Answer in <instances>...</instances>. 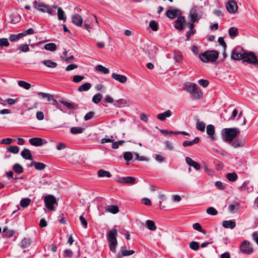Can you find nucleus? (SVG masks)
<instances>
[{"mask_svg":"<svg viewBox=\"0 0 258 258\" xmlns=\"http://www.w3.org/2000/svg\"><path fill=\"white\" fill-rule=\"evenodd\" d=\"M34 7L38 11L43 13H47L49 15H55V10H57V16H63L64 12L60 7L55 6L48 7L42 3H39L36 1L33 3Z\"/></svg>","mask_w":258,"mask_h":258,"instance_id":"obj_1","label":"nucleus"},{"mask_svg":"<svg viewBox=\"0 0 258 258\" xmlns=\"http://www.w3.org/2000/svg\"><path fill=\"white\" fill-rule=\"evenodd\" d=\"M183 89L191 95V98L193 99L199 100L203 97L202 91L196 84L186 83L184 85Z\"/></svg>","mask_w":258,"mask_h":258,"instance_id":"obj_2","label":"nucleus"},{"mask_svg":"<svg viewBox=\"0 0 258 258\" xmlns=\"http://www.w3.org/2000/svg\"><path fill=\"white\" fill-rule=\"evenodd\" d=\"M117 230L114 228L108 231L107 233V239L109 243L110 250L112 252H116V248L117 246Z\"/></svg>","mask_w":258,"mask_h":258,"instance_id":"obj_3","label":"nucleus"},{"mask_svg":"<svg viewBox=\"0 0 258 258\" xmlns=\"http://www.w3.org/2000/svg\"><path fill=\"white\" fill-rule=\"evenodd\" d=\"M219 52L215 50L206 51L199 55V58L204 62H215L219 57Z\"/></svg>","mask_w":258,"mask_h":258,"instance_id":"obj_4","label":"nucleus"},{"mask_svg":"<svg viewBox=\"0 0 258 258\" xmlns=\"http://www.w3.org/2000/svg\"><path fill=\"white\" fill-rule=\"evenodd\" d=\"M223 136L225 141L231 142L240 133V130L236 127L226 128L223 131Z\"/></svg>","mask_w":258,"mask_h":258,"instance_id":"obj_5","label":"nucleus"},{"mask_svg":"<svg viewBox=\"0 0 258 258\" xmlns=\"http://www.w3.org/2000/svg\"><path fill=\"white\" fill-rule=\"evenodd\" d=\"M242 60L258 68V59L253 52H244Z\"/></svg>","mask_w":258,"mask_h":258,"instance_id":"obj_6","label":"nucleus"},{"mask_svg":"<svg viewBox=\"0 0 258 258\" xmlns=\"http://www.w3.org/2000/svg\"><path fill=\"white\" fill-rule=\"evenodd\" d=\"M45 205L49 210H54L53 205H57V201L55 198L52 195H48L44 198Z\"/></svg>","mask_w":258,"mask_h":258,"instance_id":"obj_7","label":"nucleus"},{"mask_svg":"<svg viewBox=\"0 0 258 258\" xmlns=\"http://www.w3.org/2000/svg\"><path fill=\"white\" fill-rule=\"evenodd\" d=\"M116 181L120 183L134 184L136 183V179L132 176L117 177Z\"/></svg>","mask_w":258,"mask_h":258,"instance_id":"obj_8","label":"nucleus"},{"mask_svg":"<svg viewBox=\"0 0 258 258\" xmlns=\"http://www.w3.org/2000/svg\"><path fill=\"white\" fill-rule=\"evenodd\" d=\"M186 23L184 17H178V19L174 22L175 28L179 30H182L185 27Z\"/></svg>","mask_w":258,"mask_h":258,"instance_id":"obj_9","label":"nucleus"},{"mask_svg":"<svg viewBox=\"0 0 258 258\" xmlns=\"http://www.w3.org/2000/svg\"><path fill=\"white\" fill-rule=\"evenodd\" d=\"M244 52H245V51L243 50L239 51L238 48L233 49L231 53V59L233 60L242 59L244 55Z\"/></svg>","mask_w":258,"mask_h":258,"instance_id":"obj_10","label":"nucleus"},{"mask_svg":"<svg viewBox=\"0 0 258 258\" xmlns=\"http://www.w3.org/2000/svg\"><path fill=\"white\" fill-rule=\"evenodd\" d=\"M240 249L244 253L249 254L253 251L251 244L246 241H244L241 245Z\"/></svg>","mask_w":258,"mask_h":258,"instance_id":"obj_11","label":"nucleus"},{"mask_svg":"<svg viewBox=\"0 0 258 258\" xmlns=\"http://www.w3.org/2000/svg\"><path fill=\"white\" fill-rule=\"evenodd\" d=\"M226 9L230 14H234L238 9L237 4L234 0H230L227 3Z\"/></svg>","mask_w":258,"mask_h":258,"instance_id":"obj_12","label":"nucleus"},{"mask_svg":"<svg viewBox=\"0 0 258 258\" xmlns=\"http://www.w3.org/2000/svg\"><path fill=\"white\" fill-rule=\"evenodd\" d=\"M112 78L115 81L124 84L127 82V79L125 75L118 74L113 73L111 74Z\"/></svg>","mask_w":258,"mask_h":258,"instance_id":"obj_13","label":"nucleus"},{"mask_svg":"<svg viewBox=\"0 0 258 258\" xmlns=\"http://www.w3.org/2000/svg\"><path fill=\"white\" fill-rule=\"evenodd\" d=\"M182 14V12L176 8H170L166 12V16H181Z\"/></svg>","mask_w":258,"mask_h":258,"instance_id":"obj_14","label":"nucleus"},{"mask_svg":"<svg viewBox=\"0 0 258 258\" xmlns=\"http://www.w3.org/2000/svg\"><path fill=\"white\" fill-rule=\"evenodd\" d=\"M157 49L154 46H148L145 52L148 55L150 58H154L155 54L157 53Z\"/></svg>","mask_w":258,"mask_h":258,"instance_id":"obj_15","label":"nucleus"},{"mask_svg":"<svg viewBox=\"0 0 258 258\" xmlns=\"http://www.w3.org/2000/svg\"><path fill=\"white\" fill-rule=\"evenodd\" d=\"M185 162L187 164H188L189 166H192L196 170H199L200 169V165L190 157H186Z\"/></svg>","mask_w":258,"mask_h":258,"instance_id":"obj_16","label":"nucleus"},{"mask_svg":"<svg viewBox=\"0 0 258 258\" xmlns=\"http://www.w3.org/2000/svg\"><path fill=\"white\" fill-rule=\"evenodd\" d=\"M207 133L210 137L211 140L214 141L216 139L214 136L215 127L212 124H209L207 126Z\"/></svg>","mask_w":258,"mask_h":258,"instance_id":"obj_17","label":"nucleus"},{"mask_svg":"<svg viewBox=\"0 0 258 258\" xmlns=\"http://www.w3.org/2000/svg\"><path fill=\"white\" fill-rule=\"evenodd\" d=\"M172 114L171 110H168L163 113H159L157 115V117L158 119L164 121L166 118L170 117Z\"/></svg>","mask_w":258,"mask_h":258,"instance_id":"obj_18","label":"nucleus"},{"mask_svg":"<svg viewBox=\"0 0 258 258\" xmlns=\"http://www.w3.org/2000/svg\"><path fill=\"white\" fill-rule=\"evenodd\" d=\"M29 143L33 146H39L43 144V140L40 138H33L29 140Z\"/></svg>","mask_w":258,"mask_h":258,"instance_id":"obj_19","label":"nucleus"},{"mask_svg":"<svg viewBox=\"0 0 258 258\" xmlns=\"http://www.w3.org/2000/svg\"><path fill=\"white\" fill-rule=\"evenodd\" d=\"M22 157L26 160H32V156L30 151L27 148H24L21 152Z\"/></svg>","mask_w":258,"mask_h":258,"instance_id":"obj_20","label":"nucleus"},{"mask_svg":"<svg viewBox=\"0 0 258 258\" xmlns=\"http://www.w3.org/2000/svg\"><path fill=\"white\" fill-rule=\"evenodd\" d=\"M135 253L133 250H126L124 247H122L120 249V253H118V257H120L122 256H128Z\"/></svg>","mask_w":258,"mask_h":258,"instance_id":"obj_21","label":"nucleus"},{"mask_svg":"<svg viewBox=\"0 0 258 258\" xmlns=\"http://www.w3.org/2000/svg\"><path fill=\"white\" fill-rule=\"evenodd\" d=\"M222 226L225 228L233 229L236 226V223L232 220H226L222 222Z\"/></svg>","mask_w":258,"mask_h":258,"instance_id":"obj_22","label":"nucleus"},{"mask_svg":"<svg viewBox=\"0 0 258 258\" xmlns=\"http://www.w3.org/2000/svg\"><path fill=\"white\" fill-rule=\"evenodd\" d=\"M105 211L107 212L115 214L119 212V208L116 205H110L105 208Z\"/></svg>","mask_w":258,"mask_h":258,"instance_id":"obj_23","label":"nucleus"},{"mask_svg":"<svg viewBox=\"0 0 258 258\" xmlns=\"http://www.w3.org/2000/svg\"><path fill=\"white\" fill-rule=\"evenodd\" d=\"M42 63L45 67L49 68H55L57 66L56 62L49 59L43 60Z\"/></svg>","mask_w":258,"mask_h":258,"instance_id":"obj_24","label":"nucleus"},{"mask_svg":"<svg viewBox=\"0 0 258 258\" xmlns=\"http://www.w3.org/2000/svg\"><path fill=\"white\" fill-rule=\"evenodd\" d=\"M30 165L34 166L35 169L37 170H43L46 167V165L44 163L35 161L31 162Z\"/></svg>","mask_w":258,"mask_h":258,"instance_id":"obj_25","label":"nucleus"},{"mask_svg":"<svg viewBox=\"0 0 258 258\" xmlns=\"http://www.w3.org/2000/svg\"><path fill=\"white\" fill-rule=\"evenodd\" d=\"M31 244V240L29 238H23L20 243V246L24 249L29 247Z\"/></svg>","mask_w":258,"mask_h":258,"instance_id":"obj_26","label":"nucleus"},{"mask_svg":"<svg viewBox=\"0 0 258 258\" xmlns=\"http://www.w3.org/2000/svg\"><path fill=\"white\" fill-rule=\"evenodd\" d=\"M127 103L125 100L123 99H120L117 100H115L114 102V106L116 107H122L127 105Z\"/></svg>","mask_w":258,"mask_h":258,"instance_id":"obj_27","label":"nucleus"},{"mask_svg":"<svg viewBox=\"0 0 258 258\" xmlns=\"http://www.w3.org/2000/svg\"><path fill=\"white\" fill-rule=\"evenodd\" d=\"M200 139L198 137L195 138L192 141H185L183 143V146L184 147H186L187 146H191L194 144H197L199 142Z\"/></svg>","mask_w":258,"mask_h":258,"instance_id":"obj_28","label":"nucleus"},{"mask_svg":"<svg viewBox=\"0 0 258 258\" xmlns=\"http://www.w3.org/2000/svg\"><path fill=\"white\" fill-rule=\"evenodd\" d=\"M98 176L99 177H107L110 178L111 176V173L108 171L103 169L99 170L98 171Z\"/></svg>","mask_w":258,"mask_h":258,"instance_id":"obj_29","label":"nucleus"},{"mask_svg":"<svg viewBox=\"0 0 258 258\" xmlns=\"http://www.w3.org/2000/svg\"><path fill=\"white\" fill-rule=\"evenodd\" d=\"M201 14V9L199 7L195 6L190 11L189 16H198Z\"/></svg>","mask_w":258,"mask_h":258,"instance_id":"obj_30","label":"nucleus"},{"mask_svg":"<svg viewBox=\"0 0 258 258\" xmlns=\"http://www.w3.org/2000/svg\"><path fill=\"white\" fill-rule=\"evenodd\" d=\"M206 124L203 121H201L199 119H197L196 128L201 132H204L205 130Z\"/></svg>","mask_w":258,"mask_h":258,"instance_id":"obj_31","label":"nucleus"},{"mask_svg":"<svg viewBox=\"0 0 258 258\" xmlns=\"http://www.w3.org/2000/svg\"><path fill=\"white\" fill-rule=\"evenodd\" d=\"M226 176L227 179L231 182L235 181L238 178V175L236 172L228 173Z\"/></svg>","mask_w":258,"mask_h":258,"instance_id":"obj_32","label":"nucleus"},{"mask_svg":"<svg viewBox=\"0 0 258 258\" xmlns=\"http://www.w3.org/2000/svg\"><path fill=\"white\" fill-rule=\"evenodd\" d=\"M91 87V84L90 83H86L82 85H81L78 88V91L80 92L83 91H87L89 90Z\"/></svg>","mask_w":258,"mask_h":258,"instance_id":"obj_33","label":"nucleus"},{"mask_svg":"<svg viewBox=\"0 0 258 258\" xmlns=\"http://www.w3.org/2000/svg\"><path fill=\"white\" fill-rule=\"evenodd\" d=\"M146 226L148 229L151 231H155L156 229V226H155V223L153 221L148 220L146 222Z\"/></svg>","mask_w":258,"mask_h":258,"instance_id":"obj_34","label":"nucleus"},{"mask_svg":"<svg viewBox=\"0 0 258 258\" xmlns=\"http://www.w3.org/2000/svg\"><path fill=\"white\" fill-rule=\"evenodd\" d=\"M45 50L54 51L57 49L56 45L54 43H49L45 44L44 46Z\"/></svg>","mask_w":258,"mask_h":258,"instance_id":"obj_35","label":"nucleus"},{"mask_svg":"<svg viewBox=\"0 0 258 258\" xmlns=\"http://www.w3.org/2000/svg\"><path fill=\"white\" fill-rule=\"evenodd\" d=\"M18 84L20 87L23 88L26 90L30 89L31 87V85L30 83L24 81H18Z\"/></svg>","mask_w":258,"mask_h":258,"instance_id":"obj_36","label":"nucleus"},{"mask_svg":"<svg viewBox=\"0 0 258 258\" xmlns=\"http://www.w3.org/2000/svg\"><path fill=\"white\" fill-rule=\"evenodd\" d=\"M96 70L99 72H101L104 74H107L109 72L108 69L104 67V66L99 64L96 66Z\"/></svg>","mask_w":258,"mask_h":258,"instance_id":"obj_37","label":"nucleus"},{"mask_svg":"<svg viewBox=\"0 0 258 258\" xmlns=\"http://www.w3.org/2000/svg\"><path fill=\"white\" fill-rule=\"evenodd\" d=\"M31 203V200L29 198H24L20 201V205L22 207L26 208L28 207Z\"/></svg>","mask_w":258,"mask_h":258,"instance_id":"obj_38","label":"nucleus"},{"mask_svg":"<svg viewBox=\"0 0 258 258\" xmlns=\"http://www.w3.org/2000/svg\"><path fill=\"white\" fill-rule=\"evenodd\" d=\"M59 101L69 109H73L75 108V105L74 104L68 102L64 99H61Z\"/></svg>","mask_w":258,"mask_h":258,"instance_id":"obj_39","label":"nucleus"},{"mask_svg":"<svg viewBox=\"0 0 258 258\" xmlns=\"http://www.w3.org/2000/svg\"><path fill=\"white\" fill-rule=\"evenodd\" d=\"M84 128L80 127H73L71 129V132L73 134H81L83 132Z\"/></svg>","mask_w":258,"mask_h":258,"instance_id":"obj_40","label":"nucleus"},{"mask_svg":"<svg viewBox=\"0 0 258 258\" xmlns=\"http://www.w3.org/2000/svg\"><path fill=\"white\" fill-rule=\"evenodd\" d=\"M13 169L16 173L18 174H21L23 172V168L22 166L18 163H16L14 164L13 166Z\"/></svg>","mask_w":258,"mask_h":258,"instance_id":"obj_41","label":"nucleus"},{"mask_svg":"<svg viewBox=\"0 0 258 258\" xmlns=\"http://www.w3.org/2000/svg\"><path fill=\"white\" fill-rule=\"evenodd\" d=\"M229 34L231 37H236L238 35V29L235 27H231L229 29Z\"/></svg>","mask_w":258,"mask_h":258,"instance_id":"obj_42","label":"nucleus"},{"mask_svg":"<svg viewBox=\"0 0 258 258\" xmlns=\"http://www.w3.org/2000/svg\"><path fill=\"white\" fill-rule=\"evenodd\" d=\"M149 26L154 31H157L158 30V23L155 21H151L149 23Z\"/></svg>","mask_w":258,"mask_h":258,"instance_id":"obj_43","label":"nucleus"},{"mask_svg":"<svg viewBox=\"0 0 258 258\" xmlns=\"http://www.w3.org/2000/svg\"><path fill=\"white\" fill-rule=\"evenodd\" d=\"M102 98V95L100 93H98L93 97L92 101L95 104H98L101 101Z\"/></svg>","mask_w":258,"mask_h":258,"instance_id":"obj_44","label":"nucleus"},{"mask_svg":"<svg viewBox=\"0 0 258 258\" xmlns=\"http://www.w3.org/2000/svg\"><path fill=\"white\" fill-rule=\"evenodd\" d=\"M72 22L75 25L80 26L82 24L83 20L82 17H73Z\"/></svg>","mask_w":258,"mask_h":258,"instance_id":"obj_45","label":"nucleus"},{"mask_svg":"<svg viewBox=\"0 0 258 258\" xmlns=\"http://www.w3.org/2000/svg\"><path fill=\"white\" fill-rule=\"evenodd\" d=\"M207 213L209 215L215 216L218 214V211L213 207H209L207 209Z\"/></svg>","mask_w":258,"mask_h":258,"instance_id":"obj_46","label":"nucleus"},{"mask_svg":"<svg viewBox=\"0 0 258 258\" xmlns=\"http://www.w3.org/2000/svg\"><path fill=\"white\" fill-rule=\"evenodd\" d=\"M3 232L4 233V235L8 237H11L14 234V232L13 230H7V228L5 227L3 229Z\"/></svg>","mask_w":258,"mask_h":258,"instance_id":"obj_47","label":"nucleus"},{"mask_svg":"<svg viewBox=\"0 0 258 258\" xmlns=\"http://www.w3.org/2000/svg\"><path fill=\"white\" fill-rule=\"evenodd\" d=\"M189 247L194 250H197L199 249L200 247L199 243L196 241H191L189 243Z\"/></svg>","mask_w":258,"mask_h":258,"instance_id":"obj_48","label":"nucleus"},{"mask_svg":"<svg viewBox=\"0 0 258 258\" xmlns=\"http://www.w3.org/2000/svg\"><path fill=\"white\" fill-rule=\"evenodd\" d=\"M239 207V204L238 203L236 204L235 205H230L228 206V209L231 212H234V211H237L238 210Z\"/></svg>","mask_w":258,"mask_h":258,"instance_id":"obj_49","label":"nucleus"},{"mask_svg":"<svg viewBox=\"0 0 258 258\" xmlns=\"http://www.w3.org/2000/svg\"><path fill=\"white\" fill-rule=\"evenodd\" d=\"M10 43L7 38H1L0 39V47L9 46Z\"/></svg>","mask_w":258,"mask_h":258,"instance_id":"obj_50","label":"nucleus"},{"mask_svg":"<svg viewBox=\"0 0 258 258\" xmlns=\"http://www.w3.org/2000/svg\"><path fill=\"white\" fill-rule=\"evenodd\" d=\"M193 228L196 230H198L204 234H205V231L203 230L201 226V225L198 223H196L193 225Z\"/></svg>","mask_w":258,"mask_h":258,"instance_id":"obj_51","label":"nucleus"},{"mask_svg":"<svg viewBox=\"0 0 258 258\" xmlns=\"http://www.w3.org/2000/svg\"><path fill=\"white\" fill-rule=\"evenodd\" d=\"M7 150L11 153L17 154L19 152V149L17 146H13L7 148Z\"/></svg>","mask_w":258,"mask_h":258,"instance_id":"obj_52","label":"nucleus"},{"mask_svg":"<svg viewBox=\"0 0 258 258\" xmlns=\"http://www.w3.org/2000/svg\"><path fill=\"white\" fill-rule=\"evenodd\" d=\"M244 144V142L241 141L235 140L232 143V146L234 148H238L242 147Z\"/></svg>","mask_w":258,"mask_h":258,"instance_id":"obj_53","label":"nucleus"},{"mask_svg":"<svg viewBox=\"0 0 258 258\" xmlns=\"http://www.w3.org/2000/svg\"><path fill=\"white\" fill-rule=\"evenodd\" d=\"M174 59L176 62L181 63L183 59L182 56L179 53H175L174 54Z\"/></svg>","mask_w":258,"mask_h":258,"instance_id":"obj_54","label":"nucleus"},{"mask_svg":"<svg viewBox=\"0 0 258 258\" xmlns=\"http://www.w3.org/2000/svg\"><path fill=\"white\" fill-rule=\"evenodd\" d=\"M84 79V76L76 75L73 77V81L74 83H78L81 82Z\"/></svg>","mask_w":258,"mask_h":258,"instance_id":"obj_55","label":"nucleus"},{"mask_svg":"<svg viewBox=\"0 0 258 258\" xmlns=\"http://www.w3.org/2000/svg\"><path fill=\"white\" fill-rule=\"evenodd\" d=\"M19 49L22 52H26L29 51L30 48L28 44L21 45L19 47Z\"/></svg>","mask_w":258,"mask_h":258,"instance_id":"obj_56","label":"nucleus"},{"mask_svg":"<svg viewBox=\"0 0 258 258\" xmlns=\"http://www.w3.org/2000/svg\"><path fill=\"white\" fill-rule=\"evenodd\" d=\"M199 84L204 88L207 87L209 85V82L207 80L201 79L198 81Z\"/></svg>","mask_w":258,"mask_h":258,"instance_id":"obj_57","label":"nucleus"},{"mask_svg":"<svg viewBox=\"0 0 258 258\" xmlns=\"http://www.w3.org/2000/svg\"><path fill=\"white\" fill-rule=\"evenodd\" d=\"M64 257L71 258L72 256L73 252L70 249H66L63 254Z\"/></svg>","mask_w":258,"mask_h":258,"instance_id":"obj_58","label":"nucleus"},{"mask_svg":"<svg viewBox=\"0 0 258 258\" xmlns=\"http://www.w3.org/2000/svg\"><path fill=\"white\" fill-rule=\"evenodd\" d=\"M80 220L82 225L83 226V227L85 229L87 228L88 226V223L86 220L84 218L83 215H81L80 217Z\"/></svg>","mask_w":258,"mask_h":258,"instance_id":"obj_59","label":"nucleus"},{"mask_svg":"<svg viewBox=\"0 0 258 258\" xmlns=\"http://www.w3.org/2000/svg\"><path fill=\"white\" fill-rule=\"evenodd\" d=\"M21 17H10V22L11 24H15L19 22Z\"/></svg>","mask_w":258,"mask_h":258,"instance_id":"obj_60","label":"nucleus"},{"mask_svg":"<svg viewBox=\"0 0 258 258\" xmlns=\"http://www.w3.org/2000/svg\"><path fill=\"white\" fill-rule=\"evenodd\" d=\"M196 30H189L186 34V41H188L190 39V36L195 34Z\"/></svg>","mask_w":258,"mask_h":258,"instance_id":"obj_61","label":"nucleus"},{"mask_svg":"<svg viewBox=\"0 0 258 258\" xmlns=\"http://www.w3.org/2000/svg\"><path fill=\"white\" fill-rule=\"evenodd\" d=\"M124 158L125 160L131 161L133 159V155L131 152H125L124 154Z\"/></svg>","mask_w":258,"mask_h":258,"instance_id":"obj_62","label":"nucleus"},{"mask_svg":"<svg viewBox=\"0 0 258 258\" xmlns=\"http://www.w3.org/2000/svg\"><path fill=\"white\" fill-rule=\"evenodd\" d=\"M6 105L9 104V105H12L14 104L16 102L18 101V100L17 99H12V98H9L7 100H6Z\"/></svg>","mask_w":258,"mask_h":258,"instance_id":"obj_63","label":"nucleus"},{"mask_svg":"<svg viewBox=\"0 0 258 258\" xmlns=\"http://www.w3.org/2000/svg\"><path fill=\"white\" fill-rule=\"evenodd\" d=\"M13 139H12L11 138H6V139H3L1 141V144L9 145V144H11L13 142Z\"/></svg>","mask_w":258,"mask_h":258,"instance_id":"obj_64","label":"nucleus"}]
</instances>
